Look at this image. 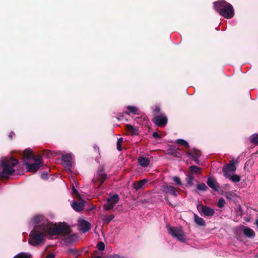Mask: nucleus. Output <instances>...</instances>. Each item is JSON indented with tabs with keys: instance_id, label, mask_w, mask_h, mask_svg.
<instances>
[{
	"instance_id": "c9c22d12",
	"label": "nucleus",
	"mask_w": 258,
	"mask_h": 258,
	"mask_svg": "<svg viewBox=\"0 0 258 258\" xmlns=\"http://www.w3.org/2000/svg\"><path fill=\"white\" fill-rule=\"evenodd\" d=\"M176 143L187 148H188L189 146L188 143L183 139H178L176 141Z\"/></svg>"
},
{
	"instance_id": "5fc2aeb1",
	"label": "nucleus",
	"mask_w": 258,
	"mask_h": 258,
	"mask_svg": "<svg viewBox=\"0 0 258 258\" xmlns=\"http://www.w3.org/2000/svg\"><path fill=\"white\" fill-rule=\"evenodd\" d=\"M92 258H101V257L100 256H97L93 257Z\"/></svg>"
},
{
	"instance_id": "2f4dec72",
	"label": "nucleus",
	"mask_w": 258,
	"mask_h": 258,
	"mask_svg": "<svg viewBox=\"0 0 258 258\" xmlns=\"http://www.w3.org/2000/svg\"><path fill=\"white\" fill-rule=\"evenodd\" d=\"M55 154H56L55 152L49 150H44L43 153V155L48 158L53 157Z\"/></svg>"
},
{
	"instance_id": "0eeeda50",
	"label": "nucleus",
	"mask_w": 258,
	"mask_h": 258,
	"mask_svg": "<svg viewBox=\"0 0 258 258\" xmlns=\"http://www.w3.org/2000/svg\"><path fill=\"white\" fill-rule=\"evenodd\" d=\"M168 231L171 235L176 238L179 241H185L183 232L181 227H168Z\"/></svg>"
},
{
	"instance_id": "4be33fe9",
	"label": "nucleus",
	"mask_w": 258,
	"mask_h": 258,
	"mask_svg": "<svg viewBox=\"0 0 258 258\" xmlns=\"http://www.w3.org/2000/svg\"><path fill=\"white\" fill-rule=\"evenodd\" d=\"M119 200V196L117 194H115L106 199V202L110 203L114 207L116 204H117Z\"/></svg>"
},
{
	"instance_id": "5701e85b",
	"label": "nucleus",
	"mask_w": 258,
	"mask_h": 258,
	"mask_svg": "<svg viewBox=\"0 0 258 258\" xmlns=\"http://www.w3.org/2000/svg\"><path fill=\"white\" fill-rule=\"evenodd\" d=\"M138 163L142 167H147L150 164V160L148 158L140 157L138 158Z\"/></svg>"
},
{
	"instance_id": "c85d7f7f",
	"label": "nucleus",
	"mask_w": 258,
	"mask_h": 258,
	"mask_svg": "<svg viewBox=\"0 0 258 258\" xmlns=\"http://www.w3.org/2000/svg\"><path fill=\"white\" fill-rule=\"evenodd\" d=\"M167 154L172 155L177 158L181 157V154L178 152V150L172 149L167 153Z\"/></svg>"
},
{
	"instance_id": "cd10ccee",
	"label": "nucleus",
	"mask_w": 258,
	"mask_h": 258,
	"mask_svg": "<svg viewBox=\"0 0 258 258\" xmlns=\"http://www.w3.org/2000/svg\"><path fill=\"white\" fill-rule=\"evenodd\" d=\"M189 169L191 172L190 173H196L199 174L200 173V171L201 170V168L198 167L196 165H192L189 167Z\"/></svg>"
},
{
	"instance_id": "423d86ee",
	"label": "nucleus",
	"mask_w": 258,
	"mask_h": 258,
	"mask_svg": "<svg viewBox=\"0 0 258 258\" xmlns=\"http://www.w3.org/2000/svg\"><path fill=\"white\" fill-rule=\"evenodd\" d=\"M34 163H26V169L27 172H36L40 167L43 164L42 158L41 156H38L37 158L34 160Z\"/></svg>"
},
{
	"instance_id": "9d476101",
	"label": "nucleus",
	"mask_w": 258,
	"mask_h": 258,
	"mask_svg": "<svg viewBox=\"0 0 258 258\" xmlns=\"http://www.w3.org/2000/svg\"><path fill=\"white\" fill-rule=\"evenodd\" d=\"M37 158L32 151L30 149H26L23 155L22 162L23 164L25 165L26 163H29L33 162L34 160Z\"/></svg>"
},
{
	"instance_id": "2eb2a0df",
	"label": "nucleus",
	"mask_w": 258,
	"mask_h": 258,
	"mask_svg": "<svg viewBox=\"0 0 258 258\" xmlns=\"http://www.w3.org/2000/svg\"><path fill=\"white\" fill-rule=\"evenodd\" d=\"M162 188L166 194H170L175 197L177 196L176 190L173 186L164 185L162 186Z\"/></svg>"
},
{
	"instance_id": "393cba45",
	"label": "nucleus",
	"mask_w": 258,
	"mask_h": 258,
	"mask_svg": "<svg viewBox=\"0 0 258 258\" xmlns=\"http://www.w3.org/2000/svg\"><path fill=\"white\" fill-rule=\"evenodd\" d=\"M194 177L191 173H189L188 175H187V177L186 178V186H192L194 184V183L192 182V181L194 180Z\"/></svg>"
},
{
	"instance_id": "7c9ffc66",
	"label": "nucleus",
	"mask_w": 258,
	"mask_h": 258,
	"mask_svg": "<svg viewBox=\"0 0 258 258\" xmlns=\"http://www.w3.org/2000/svg\"><path fill=\"white\" fill-rule=\"evenodd\" d=\"M67 252L73 255V256H76V257H78V256L80 255V254L79 253V252L78 251V250L75 249V248H69L68 250V251Z\"/></svg>"
},
{
	"instance_id": "09e8293b",
	"label": "nucleus",
	"mask_w": 258,
	"mask_h": 258,
	"mask_svg": "<svg viewBox=\"0 0 258 258\" xmlns=\"http://www.w3.org/2000/svg\"><path fill=\"white\" fill-rule=\"evenodd\" d=\"M55 255L53 253H49L46 258H54Z\"/></svg>"
},
{
	"instance_id": "4c0bfd02",
	"label": "nucleus",
	"mask_w": 258,
	"mask_h": 258,
	"mask_svg": "<svg viewBox=\"0 0 258 258\" xmlns=\"http://www.w3.org/2000/svg\"><path fill=\"white\" fill-rule=\"evenodd\" d=\"M114 206L112 205L110 203H108L106 201V203L103 205V208L105 211H109L113 209Z\"/></svg>"
},
{
	"instance_id": "79ce46f5",
	"label": "nucleus",
	"mask_w": 258,
	"mask_h": 258,
	"mask_svg": "<svg viewBox=\"0 0 258 258\" xmlns=\"http://www.w3.org/2000/svg\"><path fill=\"white\" fill-rule=\"evenodd\" d=\"M224 195L227 199L232 200L233 197L235 195V194L233 192H226Z\"/></svg>"
},
{
	"instance_id": "a19ab883",
	"label": "nucleus",
	"mask_w": 258,
	"mask_h": 258,
	"mask_svg": "<svg viewBox=\"0 0 258 258\" xmlns=\"http://www.w3.org/2000/svg\"><path fill=\"white\" fill-rule=\"evenodd\" d=\"M123 141V138H119L118 139L117 142V149L118 151H122V148H121V143Z\"/></svg>"
},
{
	"instance_id": "6ab92c4d",
	"label": "nucleus",
	"mask_w": 258,
	"mask_h": 258,
	"mask_svg": "<svg viewBox=\"0 0 258 258\" xmlns=\"http://www.w3.org/2000/svg\"><path fill=\"white\" fill-rule=\"evenodd\" d=\"M244 235L248 238L254 237L255 235L254 231L249 227H244L243 229Z\"/></svg>"
},
{
	"instance_id": "f3484780",
	"label": "nucleus",
	"mask_w": 258,
	"mask_h": 258,
	"mask_svg": "<svg viewBox=\"0 0 258 258\" xmlns=\"http://www.w3.org/2000/svg\"><path fill=\"white\" fill-rule=\"evenodd\" d=\"M72 207L77 212H80L84 208V205L82 202L74 201L72 204Z\"/></svg>"
},
{
	"instance_id": "f03ea898",
	"label": "nucleus",
	"mask_w": 258,
	"mask_h": 258,
	"mask_svg": "<svg viewBox=\"0 0 258 258\" xmlns=\"http://www.w3.org/2000/svg\"><path fill=\"white\" fill-rule=\"evenodd\" d=\"M19 161L14 157H5L1 161L2 170L0 172V178H9L15 172L14 167L19 164Z\"/></svg>"
},
{
	"instance_id": "c756f323",
	"label": "nucleus",
	"mask_w": 258,
	"mask_h": 258,
	"mask_svg": "<svg viewBox=\"0 0 258 258\" xmlns=\"http://www.w3.org/2000/svg\"><path fill=\"white\" fill-rule=\"evenodd\" d=\"M76 238L77 237L75 234L70 235V236H68L67 237H66L64 239V241L67 243H71L75 241Z\"/></svg>"
},
{
	"instance_id": "412c9836",
	"label": "nucleus",
	"mask_w": 258,
	"mask_h": 258,
	"mask_svg": "<svg viewBox=\"0 0 258 258\" xmlns=\"http://www.w3.org/2000/svg\"><path fill=\"white\" fill-rule=\"evenodd\" d=\"M148 181L147 179H143L135 182L133 186L137 190L143 188V186Z\"/></svg>"
},
{
	"instance_id": "20e7f679",
	"label": "nucleus",
	"mask_w": 258,
	"mask_h": 258,
	"mask_svg": "<svg viewBox=\"0 0 258 258\" xmlns=\"http://www.w3.org/2000/svg\"><path fill=\"white\" fill-rule=\"evenodd\" d=\"M41 225H35L30 234L29 243L33 246L42 244L44 240V232Z\"/></svg>"
},
{
	"instance_id": "39448f33",
	"label": "nucleus",
	"mask_w": 258,
	"mask_h": 258,
	"mask_svg": "<svg viewBox=\"0 0 258 258\" xmlns=\"http://www.w3.org/2000/svg\"><path fill=\"white\" fill-rule=\"evenodd\" d=\"M107 174L105 173L103 168L98 171L94 175L93 182L97 188L101 187V185L107 178Z\"/></svg>"
},
{
	"instance_id": "a211bd4d",
	"label": "nucleus",
	"mask_w": 258,
	"mask_h": 258,
	"mask_svg": "<svg viewBox=\"0 0 258 258\" xmlns=\"http://www.w3.org/2000/svg\"><path fill=\"white\" fill-rule=\"evenodd\" d=\"M186 154L187 155L190 156L192 159L200 158L201 156V151L196 149L191 150V151H186Z\"/></svg>"
},
{
	"instance_id": "f257e3e1",
	"label": "nucleus",
	"mask_w": 258,
	"mask_h": 258,
	"mask_svg": "<svg viewBox=\"0 0 258 258\" xmlns=\"http://www.w3.org/2000/svg\"><path fill=\"white\" fill-rule=\"evenodd\" d=\"M41 227L44 233L49 236H66L72 232L70 226L64 222L53 224L46 220V223H42Z\"/></svg>"
},
{
	"instance_id": "9b49d317",
	"label": "nucleus",
	"mask_w": 258,
	"mask_h": 258,
	"mask_svg": "<svg viewBox=\"0 0 258 258\" xmlns=\"http://www.w3.org/2000/svg\"><path fill=\"white\" fill-rule=\"evenodd\" d=\"M198 211L201 214H203L204 216L211 217L214 214V210L207 206H204L202 204H199L197 206Z\"/></svg>"
},
{
	"instance_id": "7ed1b4c3",
	"label": "nucleus",
	"mask_w": 258,
	"mask_h": 258,
	"mask_svg": "<svg viewBox=\"0 0 258 258\" xmlns=\"http://www.w3.org/2000/svg\"><path fill=\"white\" fill-rule=\"evenodd\" d=\"M214 7L215 10L225 18L231 19L234 16L233 6L225 1L220 0L214 2Z\"/></svg>"
},
{
	"instance_id": "dca6fc26",
	"label": "nucleus",
	"mask_w": 258,
	"mask_h": 258,
	"mask_svg": "<svg viewBox=\"0 0 258 258\" xmlns=\"http://www.w3.org/2000/svg\"><path fill=\"white\" fill-rule=\"evenodd\" d=\"M45 217L42 215H36L33 217V221L36 225H41L43 223H46Z\"/></svg>"
},
{
	"instance_id": "e433bc0d",
	"label": "nucleus",
	"mask_w": 258,
	"mask_h": 258,
	"mask_svg": "<svg viewBox=\"0 0 258 258\" xmlns=\"http://www.w3.org/2000/svg\"><path fill=\"white\" fill-rule=\"evenodd\" d=\"M197 188L201 191H206L208 189V187L204 183H201L197 185Z\"/></svg>"
},
{
	"instance_id": "f704fd0d",
	"label": "nucleus",
	"mask_w": 258,
	"mask_h": 258,
	"mask_svg": "<svg viewBox=\"0 0 258 258\" xmlns=\"http://www.w3.org/2000/svg\"><path fill=\"white\" fill-rule=\"evenodd\" d=\"M228 178H229L234 182H238L241 180L240 177L237 174H233L232 176L229 175V177Z\"/></svg>"
},
{
	"instance_id": "a18cd8bd",
	"label": "nucleus",
	"mask_w": 258,
	"mask_h": 258,
	"mask_svg": "<svg viewBox=\"0 0 258 258\" xmlns=\"http://www.w3.org/2000/svg\"><path fill=\"white\" fill-rule=\"evenodd\" d=\"M153 137L156 139H161L162 136L157 132H154L152 135Z\"/></svg>"
},
{
	"instance_id": "de8ad7c7",
	"label": "nucleus",
	"mask_w": 258,
	"mask_h": 258,
	"mask_svg": "<svg viewBox=\"0 0 258 258\" xmlns=\"http://www.w3.org/2000/svg\"><path fill=\"white\" fill-rule=\"evenodd\" d=\"M48 172L44 171L41 173V177L43 179H46L47 177Z\"/></svg>"
},
{
	"instance_id": "aec40b11",
	"label": "nucleus",
	"mask_w": 258,
	"mask_h": 258,
	"mask_svg": "<svg viewBox=\"0 0 258 258\" xmlns=\"http://www.w3.org/2000/svg\"><path fill=\"white\" fill-rule=\"evenodd\" d=\"M125 127L126 131L132 136L139 134V130L130 124H126Z\"/></svg>"
},
{
	"instance_id": "1a4fd4ad",
	"label": "nucleus",
	"mask_w": 258,
	"mask_h": 258,
	"mask_svg": "<svg viewBox=\"0 0 258 258\" xmlns=\"http://www.w3.org/2000/svg\"><path fill=\"white\" fill-rule=\"evenodd\" d=\"M152 121L157 126L163 127L167 124L168 118L165 114H161L155 116Z\"/></svg>"
},
{
	"instance_id": "ddd939ff",
	"label": "nucleus",
	"mask_w": 258,
	"mask_h": 258,
	"mask_svg": "<svg viewBox=\"0 0 258 258\" xmlns=\"http://www.w3.org/2000/svg\"><path fill=\"white\" fill-rule=\"evenodd\" d=\"M78 225L80 230L84 233L88 231L91 228L90 223L84 219L80 220Z\"/></svg>"
},
{
	"instance_id": "58836bf2",
	"label": "nucleus",
	"mask_w": 258,
	"mask_h": 258,
	"mask_svg": "<svg viewBox=\"0 0 258 258\" xmlns=\"http://www.w3.org/2000/svg\"><path fill=\"white\" fill-rule=\"evenodd\" d=\"M225 201L224 199L220 198L217 203V206L220 208H222L224 207Z\"/></svg>"
},
{
	"instance_id": "ea45409f",
	"label": "nucleus",
	"mask_w": 258,
	"mask_h": 258,
	"mask_svg": "<svg viewBox=\"0 0 258 258\" xmlns=\"http://www.w3.org/2000/svg\"><path fill=\"white\" fill-rule=\"evenodd\" d=\"M72 190H73V195L74 196L78 198L81 199V196L78 192V190L75 187L74 185H72Z\"/></svg>"
},
{
	"instance_id": "37998d69",
	"label": "nucleus",
	"mask_w": 258,
	"mask_h": 258,
	"mask_svg": "<svg viewBox=\"0 0 258 258\" xmlns=\"http://www.w3.org/2000/svg\"><path fill=\"white\" fill-rule=\"evenodd\" d=\"M97 247L99 250L103 251L105 249V244L103 242L99 241L97 244Z\"/></svg>"
},
{
	"instance_id": "8fccbe9b",
	"label": "nucleus",
	"mask_w": 258,
	"mask_h": 258,
	"mask_svg": "<svg viewBox=\"0 0 258 258\" xmlns=\"http://www.w3.org/2000/svg\"><path fill=\"white\" fill-rule=\"evenodd\" d=\"M14 134V133L13 132H11L10 133V135H9V138H10V139L12 140L13 139V136Z\"/></svg>"
},
{
	"instance_id": "4468645a",
	"label": "nucleus",
	"mask_w": 258,
	"mask_h": 258,
	"mask_svg": "<svg viewBox=\"0 0 258 258\" xmlns=\"http://www.w3.org/2000/svg\"><path fill=\"white\" fill-rule=\"evenodd\" d=\"M207 185L212 189L216 191H218L220 188L219 183L215 179L212 177H208L207 181Z\"/></svg>"
},
{
	"instance_id": "603ef678",
	"label": "nucleus",
	"mask_w": 258,
	"mask_h": 258,
	"mask_svg": "<svg viewBox=\"0 0 258 258\" xmlns=\"http://www.w3.org/2000/svg\"><path fill=\"white\" fill-rule=\"evenodd\" d=\"M94 148V149L96 150H99V148L96 145H95Z\"/></svg>"
},
{
	"instance_id": "c03bdc74",
	"label": "nucleus",
	"mask_w": 258,
	"mask_h": 258,
	"mask_svg": "<svg viewBox=\"0 0 258 258\" xmlns=\"http://www.w3.org/2000/svg\"><path fill=\"white\" fill-rule=\"evenodd\" d=\"M173 180L178 185H181L182 182L180 180V179L178 176H174L173 178Z\"/></svg>"
},
{
	"instance_id": "6e6552de",
	"label": "nucleus",
	"mask_w": 258,
	"mask_h": 258,
	"mask_svg": "<svg viewBox=\"0 0 258 258\" xmlns=\"http://www.w3.org/2000/svg\"><path fill=\"white\" fill-rule=\"evenodd\" d=\"M236 170V168L235 165V160L234 159L230 160L228 164L224 165L222 168V172H223L224 176L226 178L229 177V172H234Z\"/></svg>"
},
{
	"instance_id": "473e14b6",
	"label": "nucleus",
	"mask_w": 258,
	"mask_h": 258,
	"mask_svg": "<svg viewBox=\"0 0 258 258\" xmlns=\"http://www.w3.org/2000/svg\"><path fill=\"white\" fill-rule=\"evenodd\" d=\"M13 258H31V255L25 252H20L15 255Z\"/></svg>"
},
{
	"instance_id": "bb28decb",
	"label": "nucleus",
	"mask_w": 258,
	"mask_h": 258,
	"mask_svg": "<svg viewBox=\"0 0 258 258\" xmlns=\"http://www.w3.org/2000/svg\"><path fill=\"white\" fill-rule=\"evenodd\" d=\"M114 218V215L113 214L109 216H104L102 219V221L106 224H108L111 220Z\"/></svg>"
},
{
	"instance_id": "6e6d98bb",
	"label": "nucleus",
	"mask_w": 258,
	"mask_h": 258,
	"mask_svg": "<svg viewBox=\"0 0 258 258\" xmlns=\"http://www.w3.org/2000/svg\"><path fill=\"white\" fill-rule=\"evenodd\" d=\"M165 200H167V201H168V197H166L165 198Z\"/></svg>"
},
{
	"instance_id": "a878e982",
	"label": "nucleus",
	"mask_w": 258,
	"mask_h": 258,
	"mask_svg": "<svg viewBox=\"0 0 258 258\" xmlns=\"http://www.w3.org/2000/svg\"><path fill=\"white\" fill-rule=\"evenodd\" d=\"M127 108L129 112L126 111L125 113L127 114H130V112H132L134 114H138L137 112L139 110L138 108L136 106H128L127 107Z\"/></svg>"
},
{
	"instance_id": "b1692460",
	"label": "nucleus",
	"mask_w": 258,
	"mask_h": 258,
	"mask_svg": "<svg viewBox=\"0 0 258 258\" xmlns=\"http://www.w3.org/2000/svg\"><path fill=\"white\" fill-rule=\"evenodd\" d=\"M194 218H195V222L197 224H198L199 226H205L206 225V222L205 220L201 217H200L199 216H198L197 214H194Z\"/></svg>"
},
{
	"instance_id": "864d4df0",
	"label": "nucleus",
	"mask_w": 258,
	"mask_h": 258,
	"mask_svg": "<svg viewBox=\"0 0 258 258\" xmlns=\"http://www.w3.org/2000/svg\"><path fill=\"white\" fill-rule=\"evenodd\" d=\"M255 224L256 226L258 227V219L256 220L255 221Z\"/></svg>"
},
{
	"instance_id": "72a5a7b5",
	"label": "nucleus",
	"mask_w": 258,
	"mask_h": 258,
	"mask_svg": "<svg viewBox=\"0 0 258 258\" xmlns=\"http://www.w3.org/2000/svg\"><path fill=\"white\" fill-rule=\"evenodd\" d=\"M250 142L255 145H258V135L254 134L250 137Z\"/></svg>"
},
{
	"instance_id": "49530a36",
	"label": "nucleus",
	"mask_w": 258,
	"mask_h": 258,
	"mask_svg": "<svg viewBox=\"0 0 258 258\" xmlns=\"http://www.w3.org/2000/svg\"><path fill=\"white\" fill-rule=\"evenodd\" d=\"M154 112L155 113V114H158L160 112V111H161V109L160 108V107L159 106H156L154 110Z\"/></svg>"
},
{
	"instance_id": "f8f14e48",
	"label": "nucleus",
	"mask_w": 258,
	"mask_h": 258,
	"mask_svg": "<svg viewBox=\"0 0 258 258\" xmlns=\"http://www.w3.org/2000/svg\"><path fill=\"white\" fill-rule=\"evenodd\" d=\"M63 165L67 169L70 170L72 166V157L71 154H67L61 156Z\"/></svg>"
},
{
	"instance_id": "3c124183",
	"label": "nucleus",
	"mask_w": 258,
	"mask_h": 258,
	"mask_svg": "<svg viewBox=\"0 0 258 258\" xmlns=\"http://www.w3.org/2000/svg\"><path fill=\"white\" fill-rule=\"evenodd\" d=\"M199 158H195L193 159V160L196 162V164H199L200 161L199 160Z\"/></svg>"
}]
</instances>
